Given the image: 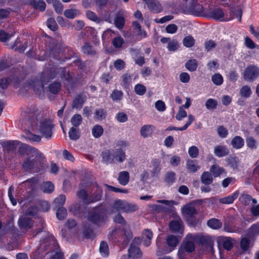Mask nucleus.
Returning a JSON list of instances; mask_svg holds the SVG:
<instances>
[{"mask_svg": "<svg viewBox=\"0 0 259 259\" xmlns=\"http://www.w3.org/2000/svg\"><path fill=\"white\" fill-rule=\"evenodd\" d=\"M57 73L60 74V77L66 80L70 83L72 82V76L68 71H66L65 68H52L50 70L46 68L42 72L41 77V81L38 80H32L29 86L33 89L35 91H41L44 90V86L48 83L50 79H53L57 76Z\"/></svg>", "mask_w": 259, "mask_h": 259, "instance_id": "f257e3e1", "label": "nucleus"}, {"mask_svg": "<svg viewBox=\"0 0 259 259\" xmlns=\"http://www.w3.org/2000/svg\"><path fill=\"white\" fill-rule=\"evenodd\" d=\"M19 152L21 154H26L30 156V157L24 162L23 168L26 171H37V168L40 165L41 161L43 159L42 153L36 148L25 144L19 148Z\"/></svg>", "mask_w": 259, "mask_h": 259, "instance_id": "f03ea898", "label": "nucleus"}, {"mask_svg": "<svg viewBox=\"0 0 259 259\" xmlns=\"http://www.w3.org/2000/svg\"><path fill=\"white\" fill-rule=\"evenodd\" d=\"M79 186L80 190L77 192V195L84 203H93L101 199L103 192L101 187L97 184L94 183L90 186L91 191L90 195H88L87 191L83 189L88 186L87 185L81 183Z\"/></svg>", "mask_w": 259, "mask_h": 259, "instance_id": "7ed1b4c3", "label": "nucleus"}, {"mask_svg": "<svg viewBox=\"0 0 259 259\" xmlns=\"http://www.w3.org/2000/svg\"><path fill=\"white\" fill-rule=\"evenodd\" d=\"M133 237L132 233L128 226L120 227L115 226L108 235L110 240L121 243L123 246L126 245Z\"/></svg>", "mask_w": 259, "mask_h": 259, "instance_id": "20e7f679", "label": "nucleus"}, {"mask_svg": "<svg viewBox=\"0 0 259 259\" xmlns=\"http://www.w3.org/2000/svg\"><path fill=\"white\" fill-rule=\"evenodd\" d=\"M108 212L104 207L101 206L94 208L89 214L88 220L98 226L104 225L108 220Z\"/></svg>", "mask_w": 259, "mask_h": 259, "instance_id": "39448f33", "label": "nucleus"}, {"mask_svg": "<svg viewBox=\"0 0 259 259\" xmlns=\"http://www.w3.org/2000/svg\"><path fill=\"white\" fill-rule=\"evenodd\" d=\"M166 244L168 247L171 249L163 250L162 246L164 244L163 243L160 242V238L158 237L156 240V245L158 249V252L162 253H169L173 250L179 243V239L174 235H169L166 239Z\"/></svg>", "mask_w": 259, "mask_h": 259, "instance_id": "423d86ee", "label": "nucleus"}, {"mask_svg": "<svg viewBox=\"0 0 259 259\" xmlns=\"http://www.w3.org/2000/svg\"><path fill=\"white\" fill-rule=\"evenodd\" d=\"M208 15L210 18L220 21H229L233 19V17L225 15L223 10L220 8L210 9Z\"/></svg>", "mask_w": 259, "mask_h": 259, "instance_id": "0eeeda50", "label": "nucleus"}, {"mask_svg": "<svg viewBox=\"0 0 259 259\" xmlns=\"http://www.w3.org/2000/svg\"><path fill=\"white\" fill-rule=\"evenodd\" d=\"M53 124L49 119H44L40 122L38 130L42 136L46 138H50L52 134Z\"/></svg>", "mask_w": 259, "mask_h": 259, "instance_id": "6e6552de", "label": "nucleus"}, {"mask_svg": "<svg viewBox=\"0 0 259 259\" xmlns=\"http://www.w3.org/2000/svg\"><path fill=\"white\" fill-rule=\"evenodd\" d=\"M216 241L219 249L223 248L230 250L234 245L233 240L230 237L220 236L217 237Z\"/></svg>", "mask_w": 259, "mask_h": 259, "instance_id": "1a4fd4ad", "label": "nucleus"}, {"mask_svg": "<svg viewBox=\"0 0 259 259\" xmlns=\"http://www.w3.org/2000/svg\"><path fill=\"white\" fill-rule=\"evenodd\" d=\"M258 76L259 68L255 66H249L244 71V78L248 81L255 80Z\"/></svg>", "mask_w": 259, "mask_h": 259, "instance_id": "9d476101", "label": "nucleus"}, {"mask_svg": "<svg viewBox=\"0 0 259 259\" xmlns=\"http://www.w3.org/2000/svg\"><path fill=\"white\" fill-rule=\"evenodd\" d=\"M198 236L191 234H188L181 245L187 252H192L195 250L194 242L197 239Z\"/></svg>", "mask_w": 259, "mask_h": 259, "instance_id": "9b49d317", "label": "nucleus"}, {"mask_svg": "<svg viewBox=\"0 0 259 259\" xmlns=\"http://www.w3.org/2000/svg\"><path fill=\"white\" fill-rule=\"evenodd\" d=\"M141 242L140 238H135L133 241L130 248L128 249V254L131 257L134 259H138L141 257L142 253L140 248L136 245Z\"/></svg>", "mask_w": 259, "mask_h": 259, "instance_id": "f8f14e48", "label": "nucleus"}, {"mask_svg": "<svg viewBox=\"0 0 259 259\" xmlns=\"http://www.w3.org/2000/svg\"><path fill=\"white\" fill-rule=\"evenodd\" d=\"M169 227L172 232L181 235L183 234L184 225L180 218L177 217L175 220L171 221L169 223Z\"/></svg>", "mask_w": 259, "mask_h": 259, "instance_id": "ddd939ff", "label": "nucleus"}, {"mask_svg": "<svg viewBox=\"0 0 259 259\" xmlns=\"http://www.w3.org/2000/svg\"><path fill=\"white\" fill-rule=\"evenodd\" d=\"M189 14L196 16L203 15L204 8L202 5L199 3H190L188 8Z\"/></svg>", "mask_w": 259, "mask_h": 259, "instance_id": "4468645a", "label": "nucleus"}, {"mask_svg": "<svg viewBox=\"0 0 259 259\" xmlns=\"http://www.w3.org/2000/svg\"><path fill=\"white\" fill-rule=\"evenodd\" d=\"M183 215L187 221L197 213V210L192 204H187L182 208Z\"/></svg>", "mask_w": 259, "mask_h": 259, "instance_id": "2eb2a0df", "label": "nucleus"}, {"mask_svg": "<svg viewBox=\"0 0 259 259\" xmlns=\"http://www.w3.org/2000/svg\"><path fill=\"white\" fill-rule=\"evenodd\" d=\"M18 225L21 230L27 231L33 227V223L31 220L27 217L23 216L18 220Z\"/></svg>", "mask_w": 259, "mask_h": 259, "instance_id": "dca6fc26", "label": "nucleus"}, {"mask_svg": "<svg viewBox=\"0 0 259 259\" xmlns=\"http://www.w3.org/2000/svg\"><path fill=\"white\" fill-rule=\"evenodd\" d=\"M148 8L155 13H160L162 10L161 4L157 0H143Z\"/></svg>", "mask_w": 259, "mask_h": 259, "instance_id": "f3484780", "label": "nucleus"}, {"mask_svg": "<svg viewBox=\"0 0 259 259\" xmlns=\"http://www.w3.org/2000/svg\"><path fill=\"white\" fill-rule=\"evenodd\" d=\"M251 240H254V239H250L248 237L242 238L241 239L240 245L241 249L244 252H250L253 245V243L251 242Z\"/></svg>", "mask_w": 259, "mask_h": 259, "instance_id": "a211bd4d", "label": "nucleus"}, {"mask_svg": "<svg viewBox=\"0 0 259 259\" xmlns=\"http://www.w3.org/2000/svg\"><path fill=\"white\" fill-rule=\"evenodd\" d=\"M35 180L34 179H31L28 180L25 182L22 183L18 187V189L22 191V193L24 192V189H25L26 193H29L31 191L32 188L35 186Z\"/></svg>", "mask_w": 259, "mask_h": 259, "instance_id": "6ab92c4d", "label": "nucleus"}, {"mask_svg": "<svg viewBox=\"0 0 259 259\" xmlns=\"http://www.w3.org/2000/svg\"><path fill=\"white\" fill-rule=\"evenodd\" d=\"M152 237L153 233L152 231L148 229H146L143 231L142 239L141 241H142L144 246L147 247L151 244Z\"/></svg>", "mask_w": 259, "mask_h": 259, "instance_id": "aec40b11", "label": "nucleus"}, {"mask_svg": "<svg viewBox=\"0 0 259 259\" xmlns=\"http://www.w3.org/2000/svg\"><path fill=\"white\" fill-rule=\"evenodd\" d=\"M113 151L114 163L116 162L122 163L126 158L125 152L120 148L113 149Z\"/></svg>", "mask_w": 259, "mask_h": 259, "instance_id": "412c9836", "label": "nucleus"}, {"mask_svg": "<svg viewBox=\"0 0 259 259\" xmlns=\"http://www.w3.org/2000/svg\"><path fill=\"white\" fill-rule=\"evenodd\" d=\"M247 236L250 239H254L259 236V221L252 224L248 229Z\"/></svg>", "mask_w": 259, "mask_h": 259, "instance_id": "4be33fe9", "label": "nucleus"}, {"mask_svg": "<svg viewBox=\"0 0 259 259\" xmlns=\"http://www.w3.org/2000/svg\"><path fill=\"white\" fill-rule=\"evenodd\" d=\"M229 153V149L225 145H219L214 147V154L218 157L226 156Z\"/></svg>", "mask_w": 259, "mask_h": 259, "instance_id": "5701e85b", "label": "nucleus"}, {"mask_svg": "<svg viewBox=\"0 0 259 259\" xmlns=\"http://www.w3.org/2000/svg\"><path fill=\"white\" fill-rule=\"evenodd\" d=\"M102 159L104 162L107 164L114 163V151L113 149L106 150L102 152Z\"/></svg>", "mask_w": 259, "mask_h": 259, "instance_id": "b1692460", "label": "nucleus"}, {"mask_svg": "<svg viewBox=\"0 0 259 259\" xmlns=\"http://www.w3.org/2000/svg\"><path fill=\"white\" fill-rule=\"evenodd\" d=\"M86 100V96L83 94H80L76 96L72 103V107L76 109H81L84 101Z\"/></svg>", "mask_w": 259, "mask_h": 259, "instance_id": "393cba45", "label": "nucleus"}, {"mask_svg": "<svg viewBox=\"0 0 259 259\" xmlns=\"http://www.w3.org/2000/svg\"><path fill=\"white\" fill-rule=\"evenodd\" d=\"M238 196L239 192L237 191L231 195L220 198L219 201L222 204H230L233 203L234 201L238 198Z\"/></svg>", "mask_w": 259, "mask_h": 259, "instance_id": "a878e982", "label": "nucleus"}, {"mask_svg": "<svg viewBox=\"0 0 259 259\" xmlns=\"http://www.w3.org/2000/svg\"><path fill=\"white\" fill-rule=\"evenodd\" d=\"M231 144L233 148L240 149L244 146V140L240 136H236L232 139Z\"/></svg>", "mask_w": 259, "mask_h": 259, "instance_id": "bb28decb", "label": "nucleus"}, {"mask_svg": "<svg viewBox=\"0 0 259 259\" xmlns=\"http://www.w3.org/2000/svg\"><path fill=\"white\" fill-rule=\"evenodd\" d=\"M239 200L244 205H249L251 201L253 204H256L257 202L256 199L252 198L250 195L246 193L242 194L239 197Z\"/></svg>", "mask_w": 259, "mask_h": 259, "instance_id": "cd10ccee", "label": "nucleus"}, {"mask_svg": "<svg viewBox=\"0 0 259 259\" xmlns=\"http://www.w3.org/2000/svg\"><path fill=\"white\" fill-rule=\"evenodd\" d=\"M130 180V174L127 171H122L119 173L118 181L122 186L126 185Z\"/></svg>", "mask_w": 259, "mask_h": 259, "instance_id": "c85d7f7f", "label": "nucleus"}, {"mask_svg": "<svg viewBox=\"0 0 259 259\" xmlns=\"http://www.w3.org/2000/svg\"><path fill=\"white\" fill-rule=\"evenodd\" d=\"M186 167L189 172L193 173L196 172L200 168L197 161L194 160H187Z\"/></svg>", "mask_w": 259, "mask_h": 259, "instance_id": "c756f323", "label": "nucleus"}, {"mask_svg": "<svg viewBox=\"0 0 259 259\" xmlns=\"http://www.w3.org/2000/svg\"><path fill=\"white\" fill-rule=\"evenodd\" d=\"M133 26L135 32L137 33V35L141 37V38L147 36L146 32L142 29L141 24L138 22L134 21L133 22Z\"/></svg>", "mask_w": 259, "mask_h": 259, "instance_id": "7c9ffc66", "label": "nucleus"}, {"mask_svg": "<svg viewBox=\"0 0 259 259\" xmlns=\"http://www.w3.org/2000/svg\"><path fill=\"white\" fill-rule=\"evenodd\" d=\"M49 241L51 242V244L53 245L56 244V240L53 236L49 237L48 239H46L45 241H41L40 247L38 248L39 252L47 250L48 249H49V246H47V243Z\"/></svg>", "mask_w": 259, "mask_h": 259, "instance_id": "2f4dec72", "label": "nucleus"}, {"mask_svg": "<svg viewBox=\"0 0 259 259\" xmlns=\"http://www.w3.org/2000/svg\"><path fill=\"white\" fill-rule=\"evenodd\" d=\"M154 126L151 125H143L140 131L141 135L144 138H147L152 134Z\"/></svg>", "mask_w": 259, "mask_h": 259, "instance_id": "473e14b6", "label": "nucleus"}, {"mask_svg": "<svg viewBox=\"0 0 259 259\" xmlns=\"http://www.w3.org/2000/svg\"><path fill=\"white\" fill-rule=\"evenodd\" d=\"M210 171L214 177H218L225 173V169L217 164L212 165L210 168Z\"/></svg>", "mask_w": 259, "mask_h": 259, "instance_id": "72a5a7b5", "label": "nucleus"}, {"mask_svg": "<svg viewBox=\"0 0 259 259\" xmlns=\"http://www.w3.org/2000/svg\"><path fill=\"white\" fill-rule=\"evenodd\" d=\"M207 224L209 228L214 230L219 229L222 226V222L219 220L214 218L209 220Z\"/></svg>", "mask_w": 259, "mask_h": 259, "instance_id": "f704fd0d", "label": "nucleus"}, {"mask_svg": "<svg viewBox=\"0 0 259 259\" xmlns=\"http://www.w3.org/2000/svg\"><path fill=\"white\" fill-rule=\"evenodd\" d=\"M64 14L68 19H74L80 14V11L76 9H69L65 10Z\"/></svg>", "mask_w": 259, "mask_h": 259, "instance_id": "c9c22d12", "label": "nucleus"}, {"mask_svg": "<svg viewBox=\"0 0 259 259\" xmlns=\"http://www.w3.org/2000/svg\"><path fill=\"white\" fill-rule=\"evenodd\" d=\"M133 79V75L126 73L122 76V82L121 84L124 88H128L132 83Z\"/></svg>", "mask_w": 259, "mask_h": 259, "instance_id": "e433bc0d", "label": "nucleus"}, {"mask_svg": "<svg viewBox=\"0 0 259 259\" xmlns=\"http://www.w3.org/2000/svg\"><path fill=\"white\" fill-rule=\"evenodd\" d=\"M247 146L252 150L256 149L257 148V142L252 137H248L246 139Z\"/></svg>", "mask_w": 259, "mask_h": 259, "instance_id": "4c0bfd02", "label": "nucleus"}, {"mask_svg": "<svg viewBox=\"0 0 259 259\" xmlns=\"http://www.w3.org/2000/svg\"><path fill=\"white\" fill-rule=\"evenodd\" d=\"M124 42V41L121 36H115L112 41V45L116 49L121 48Z\"/></svg>", "mask_w": 259, "mask_h": 259, "instance_id": "58836bf2", "label": "nucleus"}, {"mask_svg": "<svg viewBox=\"0 0 259 259\" xmlns=\"http://www.w3.org/2000/svg\"><path fill=\"white\" fill-rule=\"evenodd\" d=\"M124 206L123 212H133L136 211L138 209V206L137 205L128 203L126 201H125Z\"/></svg>", "mask_w": 259, "mask_h": 259, "instance_id": "ea45409f", "label": "nucleus"}, {"mask_svg": "<svg viewBox=\"0 0 259 259\" xmlns=\"http://www.w3.org/2000/svg\"><path fill=\"white\" fill-rule=\"evenodd\" d=\"M103 131V128L101 125H96L92 128V132L93 136L95 138H98L102 135Z\"/></svg>", "mask_w": 259, "mask_h": 259, "instance_id": "a19ab883", "label": "nucleus"}, {"mask_svg": "<svg viewBox=\"0 0 259 259\" xmlns=\"http://www.w3.org/2000/svg\"><path fill=\"white\" fill-rule=\"evenodd\" d=\"M201 181L205 185L210 184L212 182L211 175L207 171L204 172L201 176Z\"/></svg>", "mask_w": 259, "mask_h": 259, "instance_id": "79ce46f5", "label": "nucleus"}, {"mask_svg": "<svg viewBox=\"0 0 259 259\" xmlns=\"http://www.w3.org/2000/svg\"><path fill=\"white\" fill-rule=\"evenodd\" d=\"M41 189L45 193H51L54 190L53 184L51 182H44L41 185Z\"/></svg>", "mask_w": 259, "mask_h": 259, "instance_id": "37998d69", "label": "nucleus"}, {"mask_svg": "<svg viewBox=\"0 0 259 259\" xmlns=\"http://www.w3.org/2000/svg\"><path fill=\"white\" fill-rule=\"evenodd\" d=\"M115 35V33L111 29H107L102 34V39L103 42H105L106 41L108 42L110 39L114 37Z\"/></svg>", "mask_w": 259, "mask_h": 259, "instance_id": "c03bdc74", "label": "nucleus"}, {"mask_svg": "<svg viewBox=\"0 0 259 259\" xmlns=\"http://www.w3.org/2000/svg\"><path fill=\"white\" fill-rule=\"evenodd\" d=\"M125 201L121 200L119 199L116 200L114 201L113 204V209H115L117 211H122L124 209V205L125 204Z\"/></svg>", "mask_w": 259, "mask_h": 259, "instance_id": "a18cd8bd", "label": "nucleus"}, {"mask_svg": "<svg viewBox=\"0 0 259 259\" xmlns=\"http://www.w3.org/2000/svg\"><path fill=\"white\" fill-rule=\"evenodd\" d=\"M186 68L190 71H194L197 67V62L195 59H191L185 64Z\"/></svg>", "mask_w": 259, "mask_h": 259, "instance_id": "49530a36", "label": "nucleus"}, {"mask_svg": "<svg viewBox=\"0 0 259 259\" xmlns=\"http://www.w3.org/2000/svg\"><path fill=\"white\" fill-rule=\"evenodd\" d=\"M99 250L102 256L106 257L108 255L109 248L106 242L102 241L101 242Z\"/></svg>", "mask_w": 259, "mask_h": 259, "instance_id": "de8ad7c7", "label": "nucleus"}, {"mask_svg": "<svg viewBox=\"0 0 259 259\" xmlns=\"http://www.w3.org/2000/svg\"><path fill=\"white\" fill-rule=\"evenodd\" d=\"M25 138L27 141L31 142H39L41 140V138L39 136L33 134L30 132L26 134Z\"/></svg>", "mask_w": 259, "mask_h": 259, "instance_id": "09e8293b", "label": "nucleus"}, {"mask_svg": "<svg viewBox=\"0 0 259 259\" xmlns=\"http://www.w3.org/2000/svg\"><path fill=\"white\" fill-rule=\"evenodd\" d=\"M26 48V47L21 45L20 40L18 38L15 40L14 44L10 46L11 49L19 51V52H24Z\"/></svg>", "mask_w": 259, "mask_h": 259, "instance_id": "8fccbe9b", "label": "nucleus"}, {"mask_svg": "<svg viewBox=\"0 0 259 259\" xmlns=\"http://www.w3.org/2000/svg\"><path fill=\"white\" fill-rule=\"evenodd\" d=\"M211 81L216 85H220L223 83V77L220 73H215L212 76Z\"/></svg>", "mask_w": 259, "mask_h": 259, "instance_id": "3c124183", "label": "nucleus"}, {"mask_svg": "<svg viewBox=\"0 0 259 259\" xmlns=\"http://www.w3.org/2000/svg\"><path fill=\"white\" fill-rule=\"evenodd\" d=\"M229 165L234 169H237L238 167L239 161L236 157H231L227 159Z\"/></svg>", "mask_w": 259, "mask_h": 259, "instance_id": "603ef678", "label": "nucleus"}, {"mask_svg": "<svg viewBox=\"0 0 259 259\" xmlns=\"http://www.w3.org/2000/svg\"><path fill=\"white\" fill-rule=\"evenodd\" d=\"M125 23L124 19L123 17L117 15L114 20V24L117 28L121 29L124 26Z\"/></svg>", "mask_w": 259, "mask_h": 259, "instance_id": "864d4df0", "label": "nucleus"}, {"mask_svg": "<svg viewBox=\"0 0 259 259\" xmlns=\"http://www.w3.org/2000/svg\"><path fill=\"white\" fill-rule=\"evenodd\" d=\"M82 119V117L80 114H76L71 118V122L73 126L77 127L81 124Z\"/></svg>", "mask_w": 259, "mask_h": 259, "instance_id": "5fc2aeb1", "label": "nucleus"}, {"mask_svg": "<svg viewBox=\"0 0 259 259\" xmlns=\"http://www.w3.org/2000/svg\"><path fill=\"white\" fill-rule=\"evenodd\" d=\"M240 94L242 97L244 98L249 97L251 94L250 88L248 85L243 86L240 89Z\"/></svg>", "mask_w": 259, "mask_h": 259, "instance_id": "6e6d98bb", "label": "nucleus"}, {"mask_svg": "<svg viewBox=\"0 0 259 259\" xmlns=\"http://www.w3.org/2000/svg\"><path fill=\"white\" fill-rule=\"evenodd\" d=\"M82 51L83 53L88 55H94L95 54V51L93 47L87 42L82 47Z\"/></svg>", "mask_w": 259, "mask_h": 259, "instance_id": "4d7b16f0", "label": "nucleus"}, {"mask_svg": "<svg viewBox=\"0 0 259 259\" xmlns=\"http://www.w3.org/2000/svg\"><path fill=\"white\" fill-rule=\"evenodd\" d=\"M61 89V84L59 82H55L49 85V90L53 94H57Z\"/></svg>", "mask_w": 259, "mask_h": 259, "instance_id": "13d9d810", "label": "nucleus"}, {"mask_svg": "<svg viewBox=\"0 0 259 259\" xmlns=\"http://www.w3.org/2000/svg\"><path fill=\"white\" fill-rule=\"evenodd\" d=\"M57 218L60 220H64L67 216V210L63 207H59L56 213Z\"/></svg>", "mask_w": 259, "mask_h": 259, "instance_id": "bf43d9fd", "label": "nucleus"}, {"mask_svg": "<svg viewBox=\"0 0 259 259\" xmlns=\"http://www.w3.org/2000/svg\"><path fill=\"white\" fill-rule=\"evenodd\" d=\"M65 200V196L64 195H60L54 200V203L57 207H59L64 205Z\"/></svg>", "mask_w": 259, "mask_h": 259, "instance_id": "052dcab7", "label": "nucleus"}, {"mask_svg": "<svg viewBox=\"0 0 259 259\" xmlns=\"http://www.w3.org/2000/svg\"><path fill=\"white\" fill-rule=\"evenodd\" d=\"M114 222L116 223H118L119 225H117L118 226H120V227H123V226H127L126 225V222L123 219V218L121 216V214H118L115 215L114 218Z\"/></svg>", "mask_w": 259, "mask_h": 259, "instance_id": "680f3d73", "label": "nucleus"}, {"mask_svg": "<svg viewBox=\"0 0 259 259\" xmlns=\"http://www.w3.org/2000/svg\"><path fill=\"white\" fill-rule=\"evenodd\" d=\"M135 93L138 95H143L146 91V87L142 84H137L135 85Z\"/></svg>", "mask_w": 259, "mask_h": 259, "instance_id": "e2e57ef3", "label": "nucleus"}, {"mask_svg": "<svg viewBox=\"0 0 259 259\" xmlns=\"http://www.w3.org/2000/svg\"><path fill=\"white\" fill-rule=\"evenodd\" d=\"M14 35V33L9 34L4 30H0V41L2 42H6L9 40Z\"/></svg>", "mask_w": 259, "mask_h": 259, "instance_id": "0e129e2a", "label": "nucleus"}, {"mask_svg": "<svg viewBox=\"0 0 259 259\" xmlns=\"http://www.w3.org/2000/svg\"><path fill=\"white\" fill-rule=\"evenodd\" d=\"M217 106V102L213 99L210 98L206 101L205 106L208 110L214 109L216 108Z\"/></svg>", "mask_w": 259, "mask_h": 259, "instance_id": "69168bd1", "label": "nucleus"}, {"mask_svg": "<svg viewBox=\"0 0 259 259\" xmlns=\"http://www.w3.org/2000/svg\"><path fill=\"white\" fill-rule=\"evenodd\" d=\"M69 137L71 140H77L79 138V134L78 130L74 127H71L69 132Z\"/></svg>", "mask_w": 259, "mask_h": 259, "instance_id": "338daca9", "label": "nucleus"}, {"mask_svg": "<svg viewBox=\"0 0 259 259\" xmlns=\"http://www.w3.org/2000/svg\"><path fill=\"white\" fill-rule=\"evenodd\" d=\"M218 134L220 137L225 138L228 135V130L223 126H219L217 128Z\"/></svg>", "mask_w": 259, "mask_h": 259, "instance_id": "774afa93", "label": "nucleus"}]
</instances>
